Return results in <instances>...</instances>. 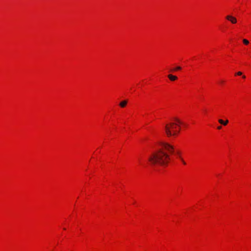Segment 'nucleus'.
<instances>
[{"label":"nucleus","instance_id":"obj_1","mask_svg":"<svg viewBox=\"0 0 251 251\" xmlns=\"http://www.w3.org/2000/svg\"><path fill=\"white\" fill-rule=\"evenodd\" d=\"M174 151V149L172 146L167 143L164 144L161 150L152 153L150 156L149 161L150 164L154 167L167 165L170 160V157L166 151L172 153Z\"/></svg>","mask_w":251,"mask_h":251},{"label":"nucleus","instance_id":"obj_2","mask_svg":"<svg viewBox=\"0 0 251 251\" xmlns=\"http://www.w3.org/2000/svg\"><path fill=\"white\" fill-rule=\"evenodd\" d=\"M174 120L176 123L171 122L168 123L164 127L165 133L168 137L175 136L179 132V125L182 124V122L176 118Z\"/></svg>","mask_w":251,"mask_h":251},{"label":"nucleus","instance_id":"obj_3","mask_svg":"<svg viewBox=\"0 0 251 251\" xmlns=\"http://www.w3.org/2000/svg\"><path fill=\"white\" fill-rule=\"evenodd\" d=\"M226 19L229 21H230L232 24H235L237 22L236 19L231 15L227 16L226 17Z\"/></svg>","mask_w":251,"mask_h":251},{"label":"nucleus","instance_id":"obj_4","mask_svg":"<svg viewBox=\"0 0 251 251\" xmlns=\"http://www.w3.org/2000/svg\"><path fill=\"white\" fill-rule=\"evenodd\" d=\"M168 77L171 81H175L177 79V76H176L175 75H168Z\"/></svg>","mask_w":251,"mask_h":251},{"label":"nucleus","instance_id":"obj_5","mask_svg":"<svg viewBox=\"0 0 251 251\" xmlns=\"http://www.w3.org/2000/svg\"><path fill=\"white\" fill-rule=\"evenodd\" d=\"M127 103V101L126 100H125L121 101L119 105L121 107H125L126 106Z\"/></svg>","mask_w":251,"mask_h":251},{"label":"nucleus","instance_id":"obj_6","mask_svg":"<svg viewBox=\"0 0 251 251\" xmlns=\"http://www.w3.org/2000/svg\"><path fill=\"white\" fill-rule=\"evenodd\" d=\"M218 121H219V122L221 124H222V125H223L224 126H226L227 124V123H228V120H226V121H224L222 119H219Z\"/></svg>","mask_w":251,"mask_h":251},{"label":"nucleus","instance_id":"obj_7","mask_svg":"<svg viewBox=\"0 0 251 251\" xmlns=\"http://www.w3.org/2000/svg\"><path fill=\"white\" fill-rule=\"evenodd\" d=\"M181 69V68L180 67L177 66V67H176V68H175L174 69H171L170 70V72H173V71L180 70Z\"/></svg>","mask_w":251,"mask_h":251},{"label":"nucleus","instance_id":"obj_8","mask_svg":"<svg viewBox=\"0 0 251 251\" xmlns=\"http://www.w3.org/2000/svg\"><path fill=\"white\" fill-rule=\"evenodd\" d=\"M243 42L244 43V44H245V45H248L249 44V42L248 40L246 39H244L243 40Z\"/></svg>","mask_w":251,"mask_h":251},{"label":"nucleus","instance_id":"obj_9","mask_svg":"<svg viewBox=\"0 0 251 251\" xmlns=\"http://www.w3.org/2000/svg\"><path fill=\"white\" fill-rule=\"evenodd\" d=\"M236 75H242V73L241 72H238L237 73Z\"/></svg>","mask_w":251,"mask_h":251},{"label":"nucleus","instance_id":"obj_10","mask_svg":"<svg viewBox=\"0 0 251 251\" xmlns=\"http://www.w3.org/2000/svg\"><path fill=\"white\" fill-rule=\"evenodd\" d=\"M179 157H180V159H181V161H182V163H183V164H186V163H185V162L183 160V159L182 158H181L180 156H179Z\"/></svg>","mask_w":251,"mask_h":251},{"label":"nucleus","instance_id":"obj_11","mask_svg":"<svg viewBox=\"0 0 251 251\" xmlns=\"http://www.w3.org/2000/svg\"><path fill=\"white\" fill-rule=\"evenodd\" d=\"M222 128V126H219L218 127V129H221Z\"/></svg>","mask_w":251,"mask_h":251},{"label":"nucleus","instance_id":"obj_12","mask_svg":"<svg viewBox=\"0 0 251 251\" xmlns=\"http://www.w3.org/2000/svg\"><path fill=\"white\" fill-rule=\"evenodd\" d=\"M242 77H243V78H246L245 75H243Z\"/></svg>","mask_w":251,"mask_h":251}]
</instances>
